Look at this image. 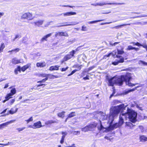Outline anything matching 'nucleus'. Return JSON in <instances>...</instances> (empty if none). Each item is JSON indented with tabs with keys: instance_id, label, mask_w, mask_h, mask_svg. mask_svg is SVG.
<instances>
[{
	"instance_id": "30",
	"label": "nucleus",
	"mask_w": 147,
	"mask_h": 147,
	"mask_svg": "<svg viewBox=\"0 0 147 147\" xmlns=\"http://www.w3.org/2000/svg\"><path fill=\"white\" fill-rule=\"evenodd\" d=\"M130 25V24H122L121 25L117 26L115 27V28H121V27L122 26H126V25Z\"/></svg>"
},
{
	"instance_id": "25",
	"label": "nucleus",
	"mask_w": 147,
	"mask_h": 147,
	"mask_svg": "<svg viewBox=\"0 0 147 147\" xmlns=\"http://www.w3.org/2000/svg\"><path fill=\"white\" fill-rule=\"evenodd\" d=\"M126 125L129 127H132L135 126V125H133L131 122H126Z\"/></svg>"
},
{
	"instance_id": "47",
	"label": "nucleus",
	"mask_w": 147,
	"mask_h": 147,
	"mask_svg": "<svg viewBox=\"0 0 147 147\" xmlns=\"http://www.w3.org/2000/svg\"><path fill=\"white\" fill-rule=\"evenodd\" d=\"M25 129V127H24L22 128H18L16 129V130H18L19 132H20L22 131L24 129Z\"/></svg>"
},
{
	"instance_id": "43",
	"label": "nucleus",
	"mask_w": 147,
	"mask_h": 147,
	"mask_svg": "<svg viewBox=\"0 0 147 147\" xmlns=\"http://www.w3.org/2000/svg\"><path fill=\"white\" fill-rule=\"evenodd\" d=\"M56 122L55 121H53V120H49L47 121V124H51L55 123H56Z\"/></svg>"
},
{
	"instance_id": "40",
	"label": "nucleus",
	"mask_w": 147,
	"mask_h": 147,
	"mask_svg": "<svg viewBox=\"0 0 147 147\" xmlns=\"http://www.w3.org/2000/svg\"><path fill=\"white\" fill-rule=\"evenodd\" d=\"M98 130H102L104 129V127L102 126L101 123L100 124V125L99 127H98Z\"/></svg>"
},
{
	"instance_id": "35",
	"label": "nucleus",
	"mask_w": 147,
	"mask_h": 147,
	"mask_svg": "<svg viewBox=\"0 0 147 147\" xmlns=\"http://www.w3.org/2000/svg\"><path fill=\"white\" fill-rule=\"evenodd\" d=\"M119 42H115L113 43H112V42H110L109 44L110 45H111V46H115L116 45L118 44Z\"/></svg>"
},
{
	"instance_id": "10",
	"label": "nucleus",
	"mask_w": 147,
	"mask_h": 147,
	"mask_svg": "<svg viewBox=\"0 0 147 147\" xmlns=\"http://www.w3.org/2000/svg\"><path fill=\"white\" fill-rule=\"evenodd\" d=\"M63 14L65 16H70L72 15H75L76 14V12L70 11L67 12L66 13H63Z\"/></svg>"
},
{
	"instance_id": "6",
	"label": "nucleus",
	"mask_w": 147,
	"mask_h": 147,
	"mask_svg": "<svg viewBox=\"0 0 147 147\" xmlns=\"http://www.w3.org/2000/svg\"><path fill=\"white\" fill-rule=\"evenodd\" d=\"M71 23H72V24H67V22L58 23L55 27H63V26H68L75 25H76V24H78V23L71 22Z\"/></svg>"
},
{
	"instance_id": "21",
	"label": "nucleus",
	"mask_w": 147,
	"mask_h": 147,
	"mask_svg": "<svg viewBox=\"0 0 147 147\" xmlns=\"http://www.w3.org/2000/svg\"><path fill=\"white\" fill-rule=\"evenodd\" d=\"M82 65H79L78 64L74 66L73 67L75 68H77V69H76L77 71H79L82 68Z\"/></svg>"
},
{
	"instance_id": "36",
	"label": "nucleus",
	"mask_w": 147,
	"mask_h": 147,
	"mask_svg": "<svg viewBox=\"0 0 147 147\" xmlns=\"http://www.w3.org/2000/svg\"><path fill=\"white\" fill-rule=\"evenodd\" d=\"M28 16V13H25L23 14L22 16V18H23L27 19V17Z\"/></svg>"
},
{
	"instance_id": "39",
	"label": "nucleus",
	"mask_w": 147,
	"mask_h": 147,
	"mask_svg": "<svg viewBox=\"0 0 147 147\" xmlns=\"http://www.w3.org/2000/svg\"><path fill=\"white\" fill-rule=\"evenodd\" d=\"M134 47L131 45H129L127 47V50H130L134 49Z\"/></svg>"
},
{
	"instance_id": "63",
	"label": "nucleus",
	"mask_w": 147,
	"mask_h": 147,
	"mask_svg": "<svg viewBox=\"0 0 147 147\" xmlns=\"http://www.w3.org/2000/svg\"><path fill=\"white\" fill-rule=\"evenodd\" d=\"M48 75H49V74H41V76L43 77H47V76Z\"/></svg>"
},
{
	"instance_id": "1",
	"label": "nucleus",
	"mask_w": 147,
	"mask_h": 147,
	"mask_svg": "<svg viewBox=\"0 0 147 147\" xmlns=\"http://www.w3.org/2000/svg\"><path fill=\"white\" fill-rule=\"evenodd\" d=\"M131 79V74L129 73H127L125 75L121 76L120 78H117L113 77L108 79V84L109 86H113L114 84L121 86L122 85L123 82H125L126 85L129 86H135V84L130 82Z\"/></svg>"
},
{
	"instance_id": "55",
	"label": "nucleus",
	"mask_w": 147,
	"mask_h": 147,
	"mask_svg": "<svg viewBox=\"0 0 147 147\" xmlns=\"http://www.w3.org/2000/svg\"><path fill=\"white\" fill-rule=\"evenodd\" d=\"M129 91L128 90H125L123 92V94L124 95H126V94H128L129 93Z\"/></svg>"
},
{
	"instance_id": "44",
	"label": "nucleus",
	"mask_w": 147,
	"mask_h": 147,
	"mask_svg": "<svg viewBox=\"0 0 147 147\" xmlns=\"http://www.w3.org/2000/svg\"><path fill=\"white\" fill-rule=\"evenodd\" d=\"M147 17V15H141V16H136V17H133L132 18H141V17Z\"/></svg>"
},
{
	"instance_id": "18",
	"label": "nucleus",
	"mask_w": 147,
	"mask_h": 147,
	"mask_svg": "<svg viewBox=\"0 0 147 147\" xmlns=\"http://www.w3.org/2000/svg\"><path fill=\"white\" fill-rule=\"evenodd\" d=\"M59 67L60 66L58 65L51 66L50 67L49 70L51 71L58 70L59 69Z\"/></svg>"
},
{
	"instance_id": "48",
	"label": "nucleus",
	"mask_w": 147,
	"mask_h": 147,
	"mask_svg": "<svg viewBox=\"0 0 147 147\" xmlns=\"http://www.w3.org/2000/svg\"><path fill=\"white\" fill-rule=\"evenodd\" d=\"M15 121H16V120H11L10 121H9L7 122L6 123H6V126H7V125H8V124H9L10 123H13V122H14Z\"/></svg>"
},
{
	"instance_id": "32",
	"label": "nucleus",
	"mask_w": 147,
	"mask_h": 147,
	"mask_svg": "<svg viewBox=\"0 0 147 147\" xmlns=\"http://www.w3.org/2000/svg\"><path fill=\"white\" fill-rule=\"evenodd\" d=\"M9 94H7V95L5 97V99L3 100V103H5V102L6 101L8 100L9 99L11 98H10V97H9Z\"/></svg>"
},
{
	"instance_id": "45",
	"label": "nucleus",
	"mask_w": 147,
	"mask_h": 147,
	"mask_svg": "<svg viewBox=\"0 0 147 147\" xmlns=\"http://www.w3.org/2000/svg\"><path fill=\"white\" fill-rule=\"evenodd\" d=\"M77 71L76 69L73 70V71H71V73L70 74H69L68 75V76H69L73 75V74H74V73H75Z\"/></svg>"
},
{
	"instance_id": "64",
	"label": "nucleus",
	"mask_w": 147,
	"mask_h": 147,
	"mask_svg": "<svg viewBox=\"0 0 147 147\" xmlns=\"http://www.w3.org/2000/svg\"><path fill=\"white\" fill-rule=\"evenodd\" d=\"M136 45L137 46H141L142 44H140L138 42H136Z\"/></svg>"
},
{
	"instance_id": "60",
	"label": "nucleus",
	"mask_w": 147,
	"mask_h": 147,
	"mask_svg": "<svg viewBox=\"0 0 147 147\" xmlns=\"http://www.w3.org/2000/svg\"><path fill=\"white\" fill-rule=\"evenodd\" d=\"M11 143H12L11 142H8V143L6 144H3L0 143V145H2V146H7L8 145L9 143L10 144H11Z\"/></svg>"
},
{
	"instance_id": "7",
	"label": "nucleus",
	"mask_w": 147,
	"mask_h": 147,
	"mask_svg": "<svg viewBox=\"0 0 147 147\" xmlns=\"http://www.w3.org/2000/svg\"><path fill=\"white\" fill-rule=\"evenodd\" d=\"M99 3V6H103L104 5H112V4H115V5H122V4H125L124 3H105L104 2H103L102 3Z\"/></svg>"
},
{
	"instance_id": "5",
	"label": "nucleus",
	"mask_w": 147,
	"mask_h": 147,
	"mask_svg": "<svg viewBox=\"0 0 147 147\" xmlns=\"http://www.w3.org/2000/svg\"><path fill=\"white\" fill-rule=\"evenodd\" d=\"M76 50H73L70 52L69 54L65 55L63 58V60L62 61V63H63L64 61H67L72 58H74L75 57L74 55L76 54Z\"/></svg>"
},
{
	"instance_id": "3",
	"label": "nucleus",
	"mask_w": 147,
	"mask_h": 147,
	"mask_svg": "<svg viewBox=\"0 0 147 147\" xmlns=\"http://www.w3.org/2000/svg\"><path fill=\"white\" fill-rule=\"evenodd\" d=\"M128 116L129 121L132 123H135L137 121V114L134 111H131L129 113H121L119 116V119L118 123L121 126L124 123L123 118Z\"/></svg>"
},
{
	"instance_id": "49",
	"label": "nucleus",
	"mask_w": 147,
	"mask_h": 147,
	"mask_svg": "<svg viewBox=\"0 0 147 147\" xmlns=\"http://www.w3.org/2000/svg\"><path fill=\"white\" fill-rule=\"evenodd\" d=\"M119 63L118 61L117 60H115V61L112 63V64L114 65H117Z\"/></svg>"
},
{
	"instance_id": "24",
	"label": "nucleus",
	"mask_w": 147,
	"mask_h": 147,
	"mask_svg": "<svg viewBox=\"0 0 147 147\" xmlns=\"http://www.w3.org/2000/svg\"><path fill=\"white\" fill-rule=\"evenodd\" d=\"M76 115L75 112H72L69 114L68 116V118H71L74 116Z\"/></svg>"
},
{
	"instance_id": "59",
	"label": "nucleus",
	"mask_w": 147,
	"mask_h": 147,
	"mask_svg": "<svg viewBox=\"0 0 147 147\" xmlns=\"http://www.w3.org/2000/svg\"><path fill=\"white\" fill-rule=\"evenodd\" d=\"M68 68V67H67L66 68H63L61 69V71H66Z\"/></svg>"
},
{
	"instance_id": "58",
	"label": "nucleus",
	"mask_w": 147,
	"mask_h": 147,
	"mask_svg": "<svg viewBox=\"0 0 147 147\" xmlns=\"http://www.w3.org/2000/svg\"><path fill=\"white\" fill-rule=\"evenodd\" d=\"M136 88H137V87H135L134 88H133V89H131L128 90L129 91V92H131L134 91H135L136 90Z\"/></svg>"
},
{
	"instance_id": "31",
	"label": "nucleus",
	"mask_w": 147,
	"mask_h": 147,
	"mask_svg": "<svg viewBox=\"0 0 147 147\" xmlns=\"http://www.w3.org/2000/svg\"><path fill=\"white\" fill-rule=\"evenodd\" d=\"M33 17L32 16V15L31 13H28V16L27 17V19L28 20H31L32 19Z\"/></svg>"
},
{
	"instance_id": "12",
	"label": "nucleus",
	"mask_w": 147,
	"mask_h": 147,
	"mask_svg": "<svg viewBox=\"0 0 147 147\" xmlns=\"http://www.w3.org/2000/svg\"><path fill=\"white\" fill-rule=\"evenodd\" d=\"M16 92V90L15 88H13L11 90V92L7 94H9V96L11 98L12 97V96Z\"/></svg>"
},
{
	"instance_id": "19",
	"label": "nucleus",
	"mask_w": 147,
	"mask_h": 147,
	"mask_svg": "<svg viewBox=\"0 0 147 147\" xmlns=\"http://www.w3.org/2000/svg\"><path fill=\"white\" fill-rule=\"evenodd\" d=\"M29 64H27L23 66L22 67H21V70L23 72L25 71L26 69L29 68Z\"/></svg>"
},
{
	"instance_id": "28",
	"label": "nucleus",
	"mask_w": 147,
	"mask_h": 147,
	"mask_svg": "<svg viewBox=\"0 0 147 147\" xmlns=\"http://www.w3.org/2000/svg\"><path fill=\"white\" fill-rule=\"evenodd\" d=\"M20 50V49L19 48H17L15 49H14L13 50H11V51H9L8 52H12L13 53H17V52H18Z\"/></svg>"
},
{
	"instance_id": "56",
	"label": "nucleus",
	"mask_w": 147,
	"mask_h": 147,
	"mask_svg": "<svg viewBox=\"0 0 147 147\" xmlns=\"http://www.w3.org/2000/svg\"><path fill=\"white\" fill-rule=\"evenodd\" d=\"M89 76L87 75L86 77L83 78V79L85 80H89Z\"/></svg>"
},
{
	"instance_id": "50",
	"label": "nucleus",
	"mask_w": 147,
	"mask_h": 147,
	"mask_svg": "<svg viewBox=\"0 0 147 147\" xmlns=\"http://www.w3.org/2000/svg\"><path fill=\"white\" fill-rule=\"evenodd\" d=\"M6 123H3L0 125V129L3 128L5 126H6Z\"/></svg>"
},
{
	"instance_id": "57",
	"label": "nucleus",
	"mask_w": 147,
	"mask_h": 147,
	"mask_svg": "<svg viewBox=\"0 0 147 147\" xmlns=\"http://www.w3.org/2000/svg\"><path fill=\"white\" fill-rule=\"evenodd\" d=\"M140 105H137L136 106V107L138 108L139 110H143L142 108L140 106Z\"/></svg>"
},
{
	"instance_id": "61",
	"label": "nucleus",
	"mask_w": 147,
	"mask_h": 147,
	"mask_svg": "<svg viewBox=\"0 0 147 147\" xmlns=\"http://www.w3.org/2000/svg\"><path fill=\"white\" fill-rule=\"evenodd\" d=\"M63 36H68V35L67 34V33L66 32H63Z\"/></svg>"
},
{
	"instance_id": "41",
	"label": "nucleus",
	"mask_w": 147,
	"mask_h": 147,
	"mask_svg": "<svg viewBox=\"0 0 147 147\" xmlns=\"http://www.w3.org/2000/svg\"><path fill=\"white\" fill-rule=\"evenodd\" d=\"M5 47V46L4 43L2 44L1 45L0 47V52L1 51H2L3 49Z\"/></svg>"
},
{
	"instance_id": "9",
	"label": "nucleus",
	"mask_w": 147,
	"mask_h": 147,
	"mask_svg": "<svg viewBox=\"0 0 147 147\" xmlns=\"http://www.w3.org/2000/svg\"><path fill=\"white\" fill-rule=\"evenodd\" d=\"M42 126L41 122L39 121L36 123H34L33 124L34 129L38 128Z\"/></svg>"
},
{
	"instance_id": "26",
	"label": "nucleus",
	"mask_w": 147,
	"mask_h": 147,
	"mask_svg": "<svg viewBox=\"0 0 147 147\" xmlns=\"http://www.w3.org/2000/svg\"><path fill=\"white\" fill-rule=\"evenodd\" d=\"M28 38L26 37H23L22 38V43L25 44H28L27 41Z\"/></svg>"
},
{
	"instance_id": "42",
	"label": "nucleus",
	"mask_w": 147,
	"mask_h": 147,
	"mask_svg": "<svg viewBox=\"0 0 147 147\" xmlns=\"http://www.w3.org/2000/svg\"><path fill=\"white\" fill-rule=\"evenodd\" d=\"M119 63H122L124 61V58L122 57V58H120L119 60H117Z\"/></svg>"
},
{
	"instance_id": "37",
	"label": "nucleus",
	"mask_w": 147,
	"mask_h": 147,
	"mask_svg": "<svg viewBox=\"0 0 147 147\" xmlns=\"http://www.w3.org/2000/svg\"><path fill=\"white\" fill-rule=\"evenodd\" d=\"M63 32H57L55 34V36H63Z\"/></svg>"
},
{
	"instance_id": "52",
	"label": "nucleus",
	"mask_w": 147,
	"mask_h": 147,
	"mask_svg": "<svg viewBox=\"0 0 147 147\" xmlns=\"http://www.w3.org/2000/svg\"><path fill=\"white\" fill-rule=\"evenodd\" d=\"M82 30L84 31H86L87 30V28L86 26H83L82 27Z\"/></svg>"
},
{
	"instance_id": "4",
	"label": "nucleus",
	"mask_w": 147,
	"mask_h": 147,
	"mask_svg": "<svg viewBox=\"0 0 147 147\" xmlns=\"http://www.w3.org/2000/svg\"><path fill=\"white\" fill-rule=\"evenodd\" d=\"M97 124L96 123H94L93 124H90L82 128V131L84 132L89 131H93L94 128L97 126Z\"/></svg>"
},
{
	"instance_id": "38",
	"label": "nucleus",
	"mask_w": 147,
	"mask_h": 147,
	"mask_svg": "<svg viewBox=\"0 0 147 147\" xmlns=\"http://www.w3.org/2000/svg\"><path fill=\"white\" fill-rule=\"evenodd\" d=\"M33 120V117H30L28 119L25 120V121L27 122V123H28L30 121H32Z\"/></svg>"
},
{
	"instance_id": "29",
	"label": "nucleus",
	"mask_w": 147,
	"mask_h": 147,
	"mask_svg": "<svg viewBox=\"0 0 147 147\" xmlns=\"http://www.w3.org/2000/svg\"><path fill=\"white\" fill-rule=\"evenodd\" d=\"M65 112L63 111L61 113H59L58 114V115L59 117L63 118L64 117Z\"/></svg>"
},
{
	"instance_id": "46",
	"label": "nucleus",
	"mask_w": 147,
	"mask_h": 147,
	"mask_svg": "<svg viewBox=\"0 0 147 147\" xmlns=\"http://www.w3.org/2000/svg\"><path fill=\"white\" fill-rule=\"evenodd\" d=\"M94 68V67H90L88 69V70L87 71H85V72H87V73L88 74H89L88 73V71H90V70H91L92 69H93Z\"/></svg>"
},
{
	"instance_id": "15",
	"label": "nucleus",
	"mask_w": 147,
	"mask_h": 147,
	"mask_svg": "<svg viewBox=\"0 0 147 147\" xmlns=\"http://www.w3.org/2000/svg\"><path fill=\"white\" fill-rule=\"evenodd\" d=\"M36 66L38 67H43L45 66L46 64L45 62H43L42 63H37L36 64Z\"/></svg>"
},
{
	"instance_id": "34",
	"label": "nucleus",
	"mask_w": 147,
	"mask_h": 147,
	"mask_svg": "<svg viewBox=\"0 0 147 147\" xmlns=\"http://www.w3.org/2000/svg\"><path fill=\"white\" fill-rule=\"evenodd\" d=\"M48 79V77H46L45 78L42 79V80L39 81L37 82V83H42L45 82L46 80Z\"/></svg>"
},
{
	"instance_id": "14",
	"label": "nucleus",
	"mask_w": 147,
	"mask_h": 147,
	"mask_svg": "<svg viewBox=\"0 0 147 147\" xmlns=\"http://www.w3.org/2000/svg\"><path fill=\"white\" fill-rule=\"evenodd\" d=\"M18 108H15V107L12 108L10 110L9 112L11 114H13L15 113H16L18 111Z\"/></svg>"
},
{
	"instance_id": "11",
	"label": "nucleus",
	"mask_w": 147,
	"mask_h": 147,
	"mask_svg": "<svg viewBox=\"0 0 147 147\" xmlns=\"http://www.w3.org/2000/svg\"><path fill=\"white\" fill-rule=\"evenodd\" d=\"M100 113L101 114V116L100 119L102 120H106L107 117V116L105 113L102 112H100Z\"/></svg>"
},
{
	"instance_id": "2",
	"label": "nucleus",
	"mask_w": 147,
	"mask_h": 147,
	"mask_svg": "<svg viewBox=\"0 0 147 147\" xmlns=\"http://www.w3.org/2000/svg\"><path fill=\"white\" fill-rule=\"evenodd\" d=\"M125 108L124 104H122L117 106H115L113 108H111L110 109V115L109 116L108 122L109 123V127L111 130H112L115 128L121 126L118 123H116L113 124L112 123L114 120V117L120 111H122L125 110Z\"/></svg>"
},
{
	"instance_id": "16",
	"label": "nucleus",
	"mask_w": 147,
	"mask_h": 147,
	"mask_svg": "<svg viewBox=\"0 0 147 147\" xmlns=\"http://www.w3.org/2000/svg\"><path fill=\"white\" fill-rule=\"evenodd\" d=\"M67 133L66 132H62V134L63 135H63L61 139V140L60 141V143L61 144H62L63 143L64 138L65 137V136L67 135Z\"/></svg>"
},
{
	"instance_id": "62",
	"label": "nucleus",
	"mask_w": 147,
	"mask_h": 147,
	"mask_svg": "<svg viewBox=\"0 0 147 147\" xmlns=\"http://www.w3.org/2000/svg\"><path fill=\"white\" fill-rule=\"evenodd\" d=\"M80 131H75L74 132V134L75 135H77L78 134H80Z\"/></svg>"
},
{
	"instance_id": "22",
	"label": "nucleus",
	"mask_w": 147,
	"mask_h": 147,
	"mask_svg": "<svg viewBox=\"0 0 147 147\" xmlns=\"http://www.w3.org/2000/svg\"><path fill=\"white\" fill-rule=\"evenodd\" d=\"M123 48L121 49V50H119L118 49H117V54L119 55H122L124 53V51H123Z\"/></svg>"
},
{
	"instance_id": "33",
	"label": "nucleus",
	"mask_w": 147,
	"mask_h": 147,
	"mask_svg": "<svg viewBox=\"0 0 147 147\" xmlns=\"http://www.w3.org/2000/svg\"><path fill=\"white\" fill-rule=\"evenodd\" d=\"M138 63L140 65L141 64H142L144 65H147V62L142 60H140L138 62Z\"/></svg>"
},
{
	"instance_id": "13",
	"label": "nucleus",
	"mask_w": 147,
	"mask_h": 147,
	"mask_svg": "<svg viewBox=\"0 0 147 147\" xmlns=\"http://www.w3.org/2000/svg\"><path fill=\"white\" fill-rule=\"evenodd\" d=\"M51 35V33H50L46 35L41 38L40 41L41 42H42L44 41H47V39Z\"/></svg>"
},
{
	"instance_id": "27",
	"label": "nucleus",
	"mask_w": 147,
	"mask_h": 147,
	"mask_svg": "<svg viewBox=\"0 0 147 147\" xmlns=\"http://www.w3.org/2000/svg\"><path fill=\"white\" fill-rule=\"evenodd\" d=\"M104 20H95V21H90V22H88V23L89 24H92L95 23L97 22H101L102 21H103Z\"/></svg>"
},
{
	"instance_id": "17",
	"label": "nucleus",
	"mask_w": 147,
	"mask_h": 147,
	"mask_svg": "<svg viewBox=\"0 0 147 147\" xmlns=\"http://www.w3.org/2000/svg\"><path fill=\"white\" fill-rule=\"evenodd\" d=\"M11 62L14 64H16L20 63V60L17 59L16 58H15L12 59Z\"/></svg>"
},
{
	"instance_id": "20",
	"label": "nucleus",
	"mask_w": 147,
	"mask_h": 147,
	"mask_svg": "<svg viewBox=\"0 0 147 147\" xmlns=\"http://www.w3.org/2000/svg\"><path fill=\"white\" fill-rule=\"evenodd\" d=\"M140 141L142 142H145L147 141V138L144 136H141L140 137Z\"/></svg>"
},
{
	"instance_id": "54",
	"label": "nucleus",
	"mask_w": 147,
	"mask_h": 147,
	"mask_svg": "<svg viewBox=\"0 0 147 147\" xmlns=\"http://www.w3.org/2000/svg\"><path fill=\"white\" fill-rule=\"evenodd\" d=\"M60 6H62V7H69L73 8V7H75L74 6H70V5H60Z\"/></svg>"
},
{
	"instance_id": "51",
	"label": "nucleus",
	"mask_w": 147,
	"mask_h": 147,
	"mask_svg": "<svg viewBox=\"0 0 147 147\" xmlns=\"http://www.w3.org/2000/svg\"><path fill=\"white\" fill-rule=\"evenodd\" d=\"M112 54V53H109L107 55H105L104 57V58L105 59H106V57H109L111 55V54Z\"/></svg>"
},
{
	"instance_id": "8",
	"label": "nucleus",
	"mask_w": 147,
	"mask_h": 147,
	"mask_svg": "<svg viewBox=\"0 0 147 147\" xmlns=\"http://www.w3.org/2000/svg\"><path fill=\"white\" fill-rule=\"evenodd\" d=\"M44 22L43 20H39L37 21L34 22V25L35 26H37L40 27V26L42 25Z\"/></svg>"
},
{
	"instance_id": "53",
	"label": "nucleus",
	"mask_w": 147,
	"mask_h": 147,
	"mask_svg": "<svg viewBox=\"0 0 147 147\" xmlns=\"http://www.w3.org/2000/svg\"><path fill=\"white\" fill-rule=\"evenodd\" d=\"M141 46L143 48L146 49L147 51V45L146 44H142Z\"/></svg>"
},
{
	"instance_id": "23",
	"label": "nucleus",
	"mask_w": 147,
	"mask_h": 147,
	"mask_svg": "<svg viewBox=\"0 0 147 147\" xmlns=\"http://www.w3.org/2000/svg\"><path fill=\"white\" fill-rule=\"evenodd\" d=\"M18 71L21 72V67L20 66H18L17 68L15 69L14 71L15 74L17 75L18 74Z\"/></svg>"
}]
</instances>
